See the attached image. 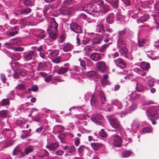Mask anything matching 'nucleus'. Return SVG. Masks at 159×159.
I'll return each instance as SVG.
<instances>
[{"mask_svg":"<svg viewBox=\"0 0 159 159\" xmlns=\"http://www.w3.org/2000/svg\"><path fill=\"white\" fill-rule=\"evenodd\" d=\"M58 24L55 19L52 18L49 26L48 28L47 31L49 34V37L53 40L57 39L58 36L57 31Z\"/></svg>","mask_w":159,"mask_h":159,"instance_id":"nucleus-1","label":"nucleus"},{"mask_svg":"<svg viewBox=\"0 0 159 159\" xmlns=\"http://www.w3.org/2000/svg\"><path fill=\"white\" fill-rule=\"evenodd\" d=\"M97 5V3H95L93 5L90 4H85L82 10L89 14L95 15L94 13H97L96 7Z\"/></svg>","mask_w":159,"mask_h":159,"instance_id":"nucleus-2","label":"nucleus"},{"mask_svg":"<svg viewBox=\"0 0 159 159\" xmlns=\"http://www.w3.org/2000/svg\"><path fill=\"white\" fill-rule=\"evenodd\" d=\"M103 2L102 1L100 2L101 4L99 3H97V5L96 7L97 13H99L102 14H104L107 13L108 11L110 10V8L109 6L103 4Z\"/></svg>","mask_w":159,"mask_h":159,"instance_id":"nucleus-3","label":"nucleus"},{"mask_svg":"<svg viewBox=\"0 0 159 159\" xmlns=\"http://www.w3.org/2000/svg\"><path fill=\"white\" fill-rule=\"evenodd\" d=\"M96 66L98 70L101 72H105L107 70V66L106 63L104 61L97 62L96 64Z\"/></svg>","mask_w":159,"mask_h":159,"instance_id":"nucleus-4","label":"nucleus"},{"mask_svg":"<svg viewBox=\"0 0 159 159\" xmlns=\"http://www.w3.org/2000/svg\"><path fill=\"white\" fill-rule=\"evenodd\" d=\"M111 137L113 139L114 145L117 147H120L122 143V139L118 135L114 134L111 136Z\"/></svg>","mask_w":159,"mask_h":159,"instance_id":"nucleus-5","label":"nucleus"},{"mask_svg":"<svg viewBox=\"0 0 159 159\" xmlns=\"http://www.w3.org/2000/svg\"><path fill=\"white\" fill-rule=\"evenodd\" d=\"M36 54V53L34 51H30L25 52L23 56V59L26 61L30 60Z\"/></svg>","mask_w":159,"mask_h":159,"instance_id":"nucleus-6","label":"nucleus"},{"mask_svg":"<svg viewBox=\"0 0 159 159\" xmlns=\"http://www.w3.org/2000/svg\"><path fill=\"white\" fill-rule=\"evenodd\" d=\"M70 29L74 32L78 34L82 32L80 26L77 23H72L70 24Z\"/></svg>","mask_w":159,"mask_h":159,"instance_id":"nucleus-7","label":"nucleus"},{"mask_svg":"<svg viewBox=\"0 0 159 159\" xmlns=\"http://www.w3.org/2000/svg\"><path fill=\"white\" fill-rule=\"evenodd\" d=\"M103 116L100 115L95 114L93 115L92 118V120L94 123L98 124V125L101 124L102 121L103 119Z\"/></svg>","mask_w":159,"mask_h":159,"instance_id":"nucleus-8","label":"nucleus"},{"mask_svg":"<svg viewBox=\"0 0 159 159\" xmlns=\"http://www.w3.org/2000/svg\"><path fill=\"white\" fill-rule=\"evenodd\" d=\"M89 57L91 59L94 61H98L101 60V54L97 52H93L90 54Z\"/></svg>","mask_w":159,"mask_h":159,"instance_id":"nucleus-9","label":"nucleus"},{"mask_svg":"<svg viewBox=\"0 0 159 159\" xmlns=\"http://www.w3.org/2000/svg\"><path fill=\"white\" fill-rule=\"evenodd\" d=\"M98 97L100 99V102L101 106L104 105L106 102V98L104 95V93L101 91H99L98 92Z\"/></svg>","mask_w":159,"mask_h":159,"instance_id":"nucleus-10","label":"nucleus"},{"mask_svg":"<svg viewBox=\"0 0 159 159\" xmlns=\"http://www.w3.org/2000/svg\"><path fill=\"white\" fill-rule=\"evenodd\" d=\"M110 123L111 126L115 129H117L120 127V123L117 119H112L110 120Z\"/></svg>","mask_w":159,"mask_h":159,"instance_id":"nucleus-11","label":"nucleus"},{"mask_svg":"<svg viewBox=\"0 0 159 159\" xmlns=\"http://www.w3.org/2000/svg\"><path fill=\"white\" fill-rule=\"evenodd\" d=\"M115 64L121 68L125 67L126 63L124 60L121 58H119L115 61Z\"/></svg>","mask_w":159,"mask_h":159,"instance_id":"nucleus-12","label":"nucleus"},{"mask_svg":"<svg viewBox=\"0 0 159 159\" xmlns=\"http://www.w3.org/2000/svg\"><path fill=\"white\" fill-rule=\"evenodd\" d=\"M47 67L48 65L47 62H40L38 63V66L36 69L37 71L44 70Z\"/></svg>","mask_w":159,"mask_h":159,"instance_id":"nucleus-13","label":"nucleus"},{"mask_svg":"<svg viewBox=\"0 0 159 159\" xmlns=\"http://www.w3.org/2000/svg\"><path fill=\"white\" fill-rule=\"evenodd\" d=\"M59 146V145L58 143L56 142L54 143H52L49 145L46 146V148L49 151H55Z\"/></svg>","mask_w":159,"mask_h":159,"instance_id":"nucleus-14","label":"nucleus"},{"mask_svg":"<svg viewBox=\"0 0 159 159\" xmlns=\"http://www.w3.org/2000/svg\"><path fill=\"white\" fill-rule=\"evenodd\" d=\"M86 75L88 78L92 79L97 78L99 76L98 73L94 71H89L87 73Z\"/></svg>","mask_w":159,"mask_h":159,"instance_id":"nucleus-15","label":"nucleus"},{"mask_svg":"<svg viewBox=\"0 0 159 159\" xmlns=\"http://www.w3.org/2000/svg\"><path fill=\"white\" fill-rule=\"evenodd\" d=\"M138 46L139 47H143L148 45V41L145 39H139L138 40Z\"/></svg>","mask_w":159,"mask_h":159,"instance_id":"nucleus-16","label":"nucleus"},{"mask_svg":"<svg viewBox=\"0 0 159 159\" xmlns=\"http://www.w3.org/2000/svg\"><path fill=\"white\" fill-rule=\"evenodd\" d=\"M130 32V31L129 30L126 28H124L123 31L119 32V37L121 38L123 37L124 36L125 37H127Z\"/></svg>","mask_w":159,"mask_h":159,"instance_id":"nucleus-17","label":"nucleus"},{"mask_svg":"<svg viewBox=\"0 0 159 159\" xmlns=\"http://www.w3.org/2000/svg\"><path fill=\"white\" fill-rule=\"evenodd\" d=\"M106 22L109 24H112L114 21V15L112 13H111L106 17Z\"/></svg>","mask_w":159,"mask_h":159,"instance_id":"nucleus-18","label":"nucleus"},{"mask_svg":"<svg viewBox=\"0 0 159 159\" xmlns=\"http://www.w3.org/2000/svg\"><path fill=\"white\" fill-rule=\"evenodd\" d=\"M92 149L94 151H97L102 147V144L99 143H90Z\"/></svg>","mask_w":159,"mask_h":159,"instance_id":"nucleus-19","label":"nucleus"},{"mask_svg":"<svg viewBox=\"0 0 159 159\" xmlns=\"http://www.w3.org/2000/svg\"><path fill=\"white\" fill-rule=\"evenodd\" d=\"M110 4L114 8H117L119 6V0H105Z\"/></svg>","mask_w":159,"mask_h":159,"instance_id":"nucleus-20","label":"nucleus"},{"mask_svg":"<svg viewBox=\"0 0 159 159\" xmlns=\"http://www.w3.org/2000/svg\"><path fill=\"white\" fill-rule=\"evenodd\" d=\"M96 31L98 32H105V30L104 29V25L103 24L101 23L97 24L96 25Z\"/></svg>","mask_w":159,"mask_h":159,"instance_id":"nucleus-21","label":"nucleus"},{"mask_svg":"<svg viewBox=\"0 0 159 159\" xmlns=\"http://www.w3.org/2000/svg\"><path fill=\"white\" fill-rule=\"evenodd\" d=\"M90 104L92 106H95L98 105V101L97 98L95 95H93L90 100Z\"/></svg>","mask_w":159,"mask_h":159,"instance_id":"nucleus-22","label":"nucleus"},{"mask_svg":"<svg viewBox=\"0 0 159 159\" xmlns=\"http://www.w3.org/2000/svg\"><path fill=\"white\" fill-rule=\"evenodd\" d=\"M69 68V67H60L57 70V73L60 75L64 74L68 71Z\"/></svg>","mask_w":159,"mask_h":159,"instance_id":"nucleus-23","label":"nucleus"},{"mask_svg":"<svg viewBox=\"0 0 159 159\" xmlns=\"http://www.w3.org/2000/svg\"><path fill=\"white\" fill-rule=\"evenodd\" d=\"M9 114L8 111L7 110H2L0 111V118H6L8 116Z\"/></svg>","mask_w":159,"mask_h":159,"instance_id":"nucleus-24","label":"nucleus"},{"mask_svg":"<svg viewBox=\"0 0 159 159\" xmlns=\"http://www.w3.org/2000/svg\"><path fill=\"white\" fill-rule=\"evenodd\" d=\"M72 49V45L69 43H66L62 48L63 51L65 52H70Z\"/></svg>","mask_w":159,"mask_h":159,"instance_id":"nucleus-25","label":"nucleus"},{"mask_svg":"<svg viewBox=\"0 0 159 159\" xmlns=\"http://www.w3.org/2000/svg\"><path fill=\"white\" fill-rule=\"evenodd\" d=\"M141 97V95L135 92H133L130 96V98L132 100H135L138 99Z\"/></svg>","mask_w":159,"mask_h":159,"instance_id":"nucleus-26","label":"nucleus"},{"mask_svg":"<svg viewBox=\"0 0 159 159\" xmlns=\"http://www.w3.org/2000/svg\"><path fill=\"white\" fill-rule=\"evenodd\" d=\"M110 44V43H109L102 45L99 48L98 51L101 52H105L107 50V49L108 48Z\"/></svg>","mask_w":159,"mask_h":159,"instance_id":"nucleus-27","label":"nucleus"},{"mask_svg":"<svg viewBox=\"0 0 159 159\" xmlns=\"http://www.w3.org/2000/svg\"><path fill=\"white\" fill-rule=\"evenodd\" d=\"M19 27L17 26H15L12 28L10 31L9 35L11 36H13L18 33Z\"/></svg>","mask_w":159,"mask_h":159,"instance_id":"nucleus-28","label":"nucleus"},{"mask_svg":"<svg viewBox=\"0 0 159 159\" xmlns=\"http://www.w3.org/2000/svg\"><path fill=\"white\" fill-rule=\"evenodd\" d=\"M140 67L142 69L148 70L150 68V66L149 64L148 63L143 62L141 63Z\"/></svg>","mask_w":159,"mask_h":159,"instance_id":"nucleus-29","label":"nucleus"},{"mask_svg":"<svg viewBox=\"0 0 159 159\" xmlns=\"http://www.w3.org/2000/svg\"><path fill=\"white\" fill-rule=\"evenodd\" d=\"M102 40V37H96L93 40V44L95 45L99 44L101 42Z\"/></svg>","mask_w":159,"mask_h":159,"instance_id":"nucleus-30","label":"nucleus"},{"mask_svg":"<svg viewBox=\"0 0 159 159\" xmlns=\"http://www.w3.org/2000/svg\"><path fill=\"white\" fill-rule=\"evenodd\" d=\"M59 54V51L57 50H55L49 53V56L51 57H57Z\"/></svg>","mask_w":159,"mask_h":159,"instance_id":"nucleus-31","label":"nucleus"},{"mask_svg":"<svg viewBox=\"0 0 159 159\" xmlns=\"http://www.w3.org/2000/svg\"><path fill=\"white\" fill-rule=\"evenodd\" d=\"M33 151V148L31 146H29L28 147L26 148L24 150V152L25 154L26 155H28L30 153L32 152Z\"/></svg>","mask_w":159,"mask_h":159,"instance_id":"nucleus-32","label":"nucleus"},{"mask_svg":"<svg viewBox=\"0 0 159 159\" xmlns=\"http://www.w3.org/2000/svg\"><path fill=\"white\" fill-rule=\"evenodd\" d=\"M132 152L129 151L125 150L122 153V156L123 158H127L132 154Z\"/></svg>","mask_w":159,"mask_h":159,"instance_id":"nucleus-33","label":"nucleus"},{"mask_svg":"<svg viewBox=\"0 0 159 159\" xmlns=\"http://www.w3.org/2000/svg\"><path fill=\"white\" fill-rule=\"evenodd\" d=\"M71 13L70 9L68 8L63 9L61 12V14L63 15H69Z\"/></svg>","mask_w":159,"mask_h":159,"instance_id":"nucleus-34","label":"nucleus"},{"mask_svg":"<svg viewBox=\"0 0 159 159\" xmlns=\"http://www.w3.org/2000/svg\"><path fill=\"white\" fill-rule=\"evenodd\" d=\"M31 10L30 8H27L25 9H22L20 10V12L21 14H27L31 12Z\"/></svg>","mask_w":159,"mask_h":159,"instance_id":"nucleus-35","label":"nucleus"},{"mask_svg":"<svg viewBox=\"0 0 159 159\" xmlns=\"http://www.w3.org/2000/svg\"><path fill=\"white\" fill-rule=\"evenodd\" d=\"M119 52L121 55H125L128 53V50L126 48H122L119 50Z\"/></svg>","mask_w":159,"mask_h":159,"instance_id":"nucleus-36","label":"nucleus"},{"mask_svg":"<svg viewBox=\"0 0 159 159\" xmlns=\"http://www.w3.org/2000/svg\"><path fill=\"white\" fill-rule=\"evenodd\" d=\"M11 58L12 59L14 60H19L21 58V55L20 54H12L11 55Z\"/></svg>","mask_w":159,"mask_h":159,"instance_id":"nucleus-37","label":"nucleus"},{"mask_svg":"<svg viewBox=\"0 0 159 159\" xmlns=\"http://www.w3.org/2000/svg\"><path fill=\"white\" fill-rule=\"evenodd\" d=\"M85 147L84 145L81 146L78 149V152L79 154L81 156L84 152Z\"/></svg>","mask_w":159,"mask_h":159,"instance_id":"nucleus-38","label":"nucleus"},{"mask_svg":"<svg viewBox=\"0 0 159 159\" xmlns=\"http://www.w3.org/2000/svg\"><path fill=\"white\" fill-rule=\"evenodd\" d=\"M51 61L52 62L56 64L60 63L62 61L60 56L57 57L54 59H52Z\"/></svg>","mask_w":159,"mask_h":159,"instance_id":"nucleus-39","label":"nucleus"},{"mask_svg":"<svg viewBox=\"0 0 159 159\" xmlns=\"http://www.w3.org/2000/svg\"><path fill=\"white\" fill-rule=\"evenodd\" d=\"M21 151L20 148L19 147L17 146L14 148L13 151V155H15L19 154V153Z\"/></svg>","mask_w":159,"mask_h":159,"instance_id":"nucleus-40","label":"nucleus"},{"mask_svg":"<svg viewBox=\"0 0 159 159\" xmlns=\"http://www.w3.org/2000/svg\"><path fill=\"white\" fill-rule=\"evenodd\" d=\"M10 102L8 99H3L2 102L1 106H5L10 105Z\"/></svg>","mask_w":159,"mask_h":159,"instance_id":"nucleus-41","label":"nucleus"},{"mask_svg":"<svg viewBox=\"0 0 159 159\" xmlns=\"http://www.w3.org/2000/svg\"><path fill=\"white\" fill-rule=\"evenodd\" d=\"M23 2L24 5L27 7L31 6L32 4V2L30 0H25Z\"/></svg>","mask_w":159,"mask_h":159,"instance_id":"nucleus-42","label":"nucleus"},{"mask_svg":"<svg viewBox=\"0 0 159 159\" xmlns=\"http://www.w3.org/2000/svg\"><path fill=\"white\" fill-rule=\"evenodd\" d=\"M100 135L102 138H106L107 137V133L104 131V129H102L99 132Z\"/></svg>","mask_w":159,"mask_h":159,"instance_id":"nucleus-43","label":"nucleus"},{"mask_svg":"<svg viewBox=\"0 0 159 159\" xmlns=\"http://www.w3.org/2000/svg\"><path fill=\"white\" fill-rule=\"evenodd\" d=\"M93 48L92 46L88 45L84 47V50L85 52H91L93 50Z\"/></svg>","mask_w":159,"mask_h":159,"instance_id":"nucleus-44","label":"nucleus"},{"mask_svg":"<svg viewBox=\"0 0 159 159\" xmlns=\"http://www.w3.org/2000/svg\"><path fill=\"white\" fill-rule=\"evenodd\" d=\"M136 89L137 91L140 92H142L144 90V88L139 84L137 85Z\"/></svg>","mask_w":159,"mask_h":159,"instance_id":"nucleus-45","label":"nucleus"},{"mask_svg":"<svg viewBox=\"0 0 159 159\" xmlns=\"http://www.w3.org/2000/svg\"><path fill=\"white\" fill-rule=\"evenodd\" d=\"M135 70L138 74H141V76H144L146 75V74L145 72L138 68H136Z\"/></svg>","mask_w":159,"mask_h":159,"instance_id":"nucleus-46","label":"nucleus"},{"mask_svg":"<svg viewBox=\"0 0 159 159\" xmlns=\"http://www.w3.org/2000/svg\"><path fill=\"white\" fill-rule=\"evenodd\" d=\"M46 35V33L44 31L41 32L38 36V38L40 39H44Z\"/></svg>","mask_w":159,"mask_h":159,"instance_id":"nucleus-47","label":"nucleus"},{"mask_svg":"<svg viewBox=\"0 0 159 159\" xmlns=\"http://www.w3.org/2000/svg\"><path fill=\"white\" fill-rule=\"evenodd\" d=\"M75 0H63V2L66 5L68 6L72 4Z\"/></svg>","mask_w":159,"mask_h":159,"instance_id":"nucleus-48","label":"nucleus"},{"mask_svg":"<svg viewBox=\"0 0 159 159\" xmlns=\"http://www.w3.org/2000/svg\"><path fill=\"white\" fill-rule=\"evenodd\" d=\"M38 90V87L36 85H34L31 88L28 89L29 91H33L34 92H37Z\"/></svg>","mask_w":159,"mask_h":159,"instance_id":"nucleus-49","label":"nucleus"},{"mask_svg":"<svg viewBox=\"0 0 159 159\" xmlns=\"http://www.w3.org/2000/svg\"><path fill=\"white\" fill-rule=\"evenodd\" d=\"M90 40L89 38H84L82 40V44L84 45H86L88 43L90 42Z\"/></svg>","mask_w":159,"mask_h":159,"instance_id":"nucleus-50","label":"nucleus"},{"mask_svg":"<svg viewBox=\"0 0 159 159\" xmlns=\"http://www.w3.org/2000/svg\"><path fill=\"white\" fill-rule=\"evenodd\" d=\"M16 125L17 126L20 128H22L23 126V123L22 120H18L16 121Z\"/></svg>","mask_w":159,"mask_h":159,"instance_id":"nucleus-51","label":"nucleus"},{"mask_svg":"<svg viewBox=\"0 0 159 159\" xmlns=\"http://www.w3.org/2000/svg\"><path fill=\"white\" fill-rule=\"evenodd\" d=\"M80 65L82 67L81 69L82 70L86 69L85 63L84 60H80Z\"/></svg>","mask_w":159,"mask_h":159,"instance_id":"nucleus-52","label":"nucleus"},{"mask_svg":"<svg viewBox=\"0 0 159 159\" xmlns=\"http://www.w3.org/2000/svg\"><path fill=\"white\" fill-rule=\"evenodd\" d=\"M12 131V129L11 126H10L8 128H4L3 129V131L2 132V134L6 133L7 131Z\"/></svg>","mask_w":159,"mask_h":159,"instance_id":"nucleus-53","label":"nucleus"},{"mask_svg":"<svg viewBox=\"0 0 159 159\" xmlns=\"http://www.w3.org/2000/svg\"><path fill=\"white\" fill-rule=\"evenodd\" d=\"M17 88L19 90L24 89H26L25 86L23 84H20L17 86Z\"/></svg>","mask_w":159,"mask_h":159,"instance_id":"nucleus-54","label":"nucleus"},{"mask_svg":"<svg viewBox=\"0 0 159 159\" xmlns=\"http://www.w3.org/2000/svg\"><path fill=\"white\" fill-rule=\"evenodd\" d=\"M64 153V152L61 150L57 151L55 152V154L57 156H61Z\"/></svg>","mask_w":159,"mask_h":159,"instance_id":"nucleus-55","label":"nucleus"},{"mask_svg":"<svg viewBox=\"0 0 159 159\" xmlns=\"http://www.w3.org/2000/svg\"><path fill=\"white\" fill-rule=\"evenodd\" d=\"M151 131L150 128L149 127H146L143 129L142 130V132L145 133H150Z\"/></svg>","mask_w":159,"mask_h":159,"instance_id":"nucleus-56","label":"nucleus"},{"mask_svg":"<svg viewBox=\"0 0 159 159\" xmlns=\"http://www.w3.org/2000/svg\"><path fill=\"white\" fill-rule=\"evenodd\" d=\"M12 49L16 51L22 52L24 50L23 48L20 47L13 48Z\"/></svg>","mask_w":159,"mask_h":159,"instance_id":"nucleus-57","label":"nucleus"},{"mask_svg":"<svg viewBox=\"0 0 159 159\" xmlns=\"http://www.w3.org/2000/svg\"><path fill=\"white\" fill-rule=\"evenodd\" d=\"M69 152L70 153H72L75 151V148L74 146H71L69 148Z\"/></svg>","mask_w":159,"mask_h":159,"instance_id":"nucleus-58","label":"nucleus"},{"mask_svg":"<svg viewBox=\"0 0 159 159\" xmlns=\"http://www.w3.org/2000/svg\"><path fill=\"white\" fill-rule=\"evenodd\" d=\"M116 19L117 21L121 22L122 20V16L119 13H117L116 14Z\"/></svg>","mask_w":159,"mask_h":159,"instance_id":"nucleus-59","label":"nucleus"},{"mask_svg":"<svg viewBox=\"0 0 159 159\" xmlns=\"http://www.w3.org/2000/svg\"><path fill=\"white\" fill-rule=\"evenodd\" d=\"M137 107V105L135 104H132L129 107V110L130 111H133L135 110Z\"/></svg>","mask_w":159,"mask_h":159,"instance_id":"nucleus-60","label":"nucleus"},{"mask_svg":"<svg viewBox=\"0 0 159 159\" xmlns=\"http://www.w3.org/2000/svg\"><path fill=\"white\" fill-rule=\"evenodd\" d=\"M148 19V17L147 16H142L140 18L138 21V22H141L143 21H146Z\"/></svg>","mask_w":159,"mask_h":159,"instance_id":"nucleus-61","label":"nucleus"},{"mask_svg":"<svg viewBox=\"0 0 159 159\" xmlns=\"http://www.w3.org/2000/svg\"><path fill=\"white\" fill-rule=\"evenodd\" d=\"M58 138L61 139V143H63L62 140V139H63L66 137V134L65 133H62L60 134V135H58Z\"/></svg>","mask_w":159,"mask_h":159,"instance_id":"nucleus-62","label":"nucleus"},{"mask_svg":"<svg viewBox=\"0 0 159 159\" xmlns=\"http://www.w3.org/2000/svg\"><path fill=\"white\" fill-rule=\"evenodd\" d=\"M52 79V76L51 75H49L47 77L44 78V80L47 82H49Z\"/></svg>","mask_w":159,"mask_h":159,"instance_id":"nucleus-63","label":"nucleus"},{"mask_svg":"<svg viewBox=\"0 0 159 159\" xmlns=\"http://www.w3.org/2000/svg\"><path fill=\"white\" fill-rule=\"evenodd\" d=\"M154 8L156 10L158 11L159 10V1L155 4Z\"/></svg>","mask_w":159,"mask_h":159,"instance_id":"nucleus-64","label":"nucleus"}]
</instances>
